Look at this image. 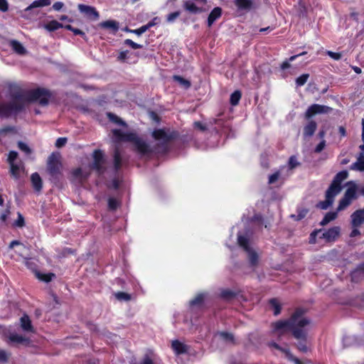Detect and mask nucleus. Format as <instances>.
<instances>
[{
  "label": "nucleus",
  "mask_w": 364,
  "mask_h": 364,
  "mask_svg": "<svg viewBox=\"0 0 364 364\" xmlns=\"http://www.w3.org/2000/svg\"><path fill=\"white\" fill-rule=\"evenodd\" d=\"M321 229L316 230L313 231L310 234L309 243L315 244L316 242V236L318 235V237H319L321 235Z\"/></svg>",
  "instance_id": "de8ad7c7"
},
{
  "label": "nucleus",
  "mask_w": 364,
  "mask_h": 364,
  "mask_svg": "<svg viewBox=\"0 0 364 364\" xmlns=\"http://www.w3.org/2000/svg\"><path fill=\"white\" fill-rule=\"evenodd\" d=\"M359 272H362L358 269V267L351 272L350 278L353 282H358L359 281Z\"/></svg>",
  "instance_id": "864d4df0"
},
{
  "label": "nucleus",
  "mask_w": 364,
  "mask_h": 364,
  "mask_svg": "<svg viewBox=\"0 0 364 364\" xmlns=\"http://www.w3.org/2000/svg\"><path fill=\"white\" fill-rule=\"evenodd\" d=\"M301 163L297 161L296 156L293 155L291 156L289 159L288 166L290 170H292L297 166H299Z\"/></svg>",
  "instance_id": "79ce46f5"
},
{
  "label": "nucleus",
  "mask_w": 364,
  "mask_h": 364,
  "mask_svg": "<svg viewBox=\"0 0 364 364\" xmlns=\"http://www.w3.org/2000/svg\"><path fill=\"white\" fill-rule=\"evenodd\" d=\"M332 110V108L326 105L313 104L310 105L304 113V118L309 120L307 124L303 128V136L304 138L312 136L316 129L317 124L314 120L311 119L313 117L319 114H328Z\"/></svg>",
  "instance_id": "20e7f679"
},
{
  "label": "nucleus",
  "mask_w": 364,
  "mask_h": 364,
  "mask_svg": "<svg viewBox=\"0 0 364 364\" xmlns=\"http://www.w3.org/2000/svg\"><path fill=\"white\" fill-rule=\"evenodd\" d=\"M4 336L8 339L6 342L9 344L19 343L24 346H30L31 344V341L28 337L23 336L16 333H9L8 334L5 333Z\"/></svg>",
  "instance_id": "9d476101"
},
{
  "label": "nucleus",
  "mask_w": 364,
  "mask_h": 364,
  "mask_svg": "<svg viewBox=\"0 0 364 364\" xmlns=\"http://www.w3.org/2000/svg\"><path fill=\"white\" fill-rule=\"evenodd\" d=\"M336 195V193L327 189L326 191V200L320 201L317 204V207L322 210H326L329 206H331L333 204V198Z\"/></svg>",
  "instance_id": "ddd939ff"
},
{
  "label": "nucleus",
  "mask_w": 364,
  "mask_h": 364,
  "mask_svg": "<svg viewBox=\"0 0 364 364\" xmlns=\"http://www.w3.org/2000/svg\"><path fill=\"white\" fill-rule=\"evenodd\" d=\"M10 165V173L14 178L18 179L20 177L19 166L15 163L11 164Z\"/></svg>",
  "instance_id": "a19ab883"
},
{
  "label": "nucleus",
  "mask_w": 364,
  "mask_h": 364,
  "mask_svg": "<svg viewBox=\"0 0 364 364\" xmlns=\"http://www.w3.org/2000/svg\"><path fill=\"white\" fill-rule=\"evenodd\" d=\"M10 46L11 47L12 50L18 55H23L26 53V48L18 41H11Z\"/></svg>",
  "instance_id": "b1692460"
},
{
  "label": "nucleus",
  "mask_w": 364,
  "mask_h": 364,
  "mask_svg": "<svg viewBox=\"0 0 364 364\" xmlns=\"http://www.w3.org/2000/svg\"><path fill=\"white\" fill-rule=\"evenodd\" d=\"M36 275L38 279L45 282H50L55 277V274L53 273L44 274L41 272H36Z\"/></svg>",
  "instance_id": "c9c22d12"
},
{
  "label": "nucleus",
  "mask_w": 364,
  "mask_h": 364,
  "mask_svg": "<svg viewBox=\"0 0 364 364\" xmlns=\"http://www.w3.org/2000/svg\"><path fill=\"white\" fill-rule=\"evenodd\" d=\"M337 217V212H328L327 213L322 220L320 223V225L324 226L327 225L331 221L335 220Z\"/></svg>",
  "instance_id": "7c9ffc66"
},
{
  "label": "nucleus",
  "mask_w": 364,
  "mask_h": 364,
  "mask_svg": "<svg viewBox=\"0 0 364 364\" xmlns=\"http://www.w3.org/2000/svg\"><path fill=\"white\" fill-rule=\"evenodd\" d=\"M279 176H280V172L279 171L274 172L273 174H272L269 176L268 183L269 184H272V183H275L278 180Z\"/></svg>",
  "instance_id": "bf43d9fd"
},
{
  "label": "nucleus",
  "mask_w": 364,
  "mask_h": 364,
  "mask_svg": "<svg viewBox=\"0 0 364 364\" xmlns=\"http://www.w3.org/2000/svg\"><path fill=\"white\" fill-rule=\"evenodd\" d=\"M160 22V18L159 17H154L151 21L148 22L146 25L147 29L149 30L150 28L157 25Z\"/></svg>",
  "instance_id": "0e129e2a"
},
{
  "label": "nucleus",
  "mask_w": 364,
  "mask_h": 364,
  "mask_svg": "<svg viewBox=\"0 0 364 364\" xmlns=\"http://www.w3.org/2000/svg\"><path fill=\"white\" fill-rule=\"evenodd\" d=\"M99 26L102 28L109 29L114 33L119 30V23L114 20H107L102 21L99 23Z\"/></svg>",
  "instance_id": "a211bd4d"
},
{
  "label": "nucleus",
  "mask_w": 364,
  "mask_h": 364,
  "mask_svg": "<svg viewBox=\"0 0 364 364\" xmlns=\"http://www.w3.org/2000/svg\"><path fill=\"white\" fill-rule=\"evenodd\" d=\"M131 54L132 53L128 50L120 51L117 57V60L120 63H127Z\"/></svg>",
  "instance_id": "58836bf2"
},
{
  "label": "nucleus",
  "mask_w": 364,
  "mask_h": 364,
  "mask_svg": "<svg viewBox=\"0 0 364 364\" xmlns=\"http://www.w3.org/2000/svg\"><path fill=\"white\" fill-rule=\"evenodd\" d=\"M350 168L353 170L364 171V156L361 154L356 162L353 163Z\"/></svg>",
  "instance_id": "c756f323"
},
{
  "label": "nucleus",
  "mask_w": 364,
  "mask_h": 364,
  "mask_svg": "<svg viewBox=\"0 0 364 364\" xmlns=\"http://www.w3.org/2000/svg\"><path fill=\"white\" fill-rule=\"evenodd\" d=\"M236 293L230 289H223L220 292V297L225 300H231L236 296Z\"/></svg>",
  "instance_id": "e433bc0d"
},
{
  "label": "nucleus",
  "mask_w": 364,
  "mask_h": 364,
  "mask_svg": "<svg viewBox=\"0 0 364 364\" xmlns=\"http://www.w3.org/2000/svg\"><path fill=\"white\" fill-rule=\"evenodd\" d=\"M246 252L248 254V259L250 265L252 267H256L258 264L259 261L257 253L252 249H250V251H246Z\"/></svg>",
  "instance_id": "c85d7f7f"
},
{
  "label": "nucleus",
  "mask_w": 364,
  "mask_h": 364,
  "mask_svg": "<svg viewBox=\"0 0 364 364\" xmlns=\"http://www.w3.org/2000/svg\"><path fill=\"white\" fill-rule=\"evenodd\" d=\"M64 28L70 31H72L75 36H80L83 39H87V36L85 33L79 28H74L70 24L65 25Z\"/></svg>",
  "instance_id": "72a5a7b5"
},
{
  "label": "nucleus",
  "mask_w": 364,
  "mask_h": 364,
  "mask_svg": "<svg viewBox=\"0 0 364 364\" xmlns=\"http://www.w3.org/2000/svg\"><path fill=\"white\" fill-rule=\"evenodd\" d=\"M326 54L331 57V58L334 59V60H338L341 58L342 55H341V53H335V52H333V51H331V50H327L326 51Z\"/></svg>",
  "instance_id": "e2e57ef3"
},
{
  "label": "nucleus",
  "mask_w": 364,
  "mask_h": 364,
  "mask_svg": "<svg viewBox=\"0 0 364 364\" xmlns=\"http://www.w3.org/2000/svg\"><path fill=\"white\" fill-rule=\"evenodd\" d=\"M9 9V4L6 0H0V11L6 12Z\"/></svg>",
  "instance_id": "774afa93"
},
{
  "label": "nucleus",
  "mask_w": 364,
  "mask_h": 364,
  "mask_svg": "<svg viewBox=\"0 0 364 364\" xmlns=\"http://www.w3.org/2000/svg\"><path fill=\"white\" fill-rule=\"evenodd\" d=\"M31 181L33 189L37 192H40L43 188V181L40 175L37 172L32 173Z\"/></svg>",
  "instance_id": "aec40b11"
},
{
  "label": "nucleus",
  "mask_w": 364,
  "mask_h": 364,
  "mask_svg": "<svg viewBox=\"0 0 364 364\" xmlns=\"http://www.w3.org/2000/svg\"><path fill=\"white\" fill-rule=\"evenodd\" d=\"M124 44L131 47L132 49H134V50L140 49V48H143L142 45L136 43L134 42L132 40L129 39V38L125 39L124 41Z\"/></svg>",
  "instance_id": "a18cd8bd"
},
{
  "label": "nucleus",
  "mask_w": 364,
  "mask_h": 364,
  "mask_svg": "<svg viewBox=\"0 0 364 364\" xmlns=\"http://www.w3.org/2000/svg\"><path fill=\"white\" fill-rule=\"evenodd\" d=\"M180 14H181L180 11H176L169 14L166 16L167 22H168V23L173 22L180 16Z\"/></svg>",
  "instance_id": "09e8293b"
},
{
  "label": "nucleus",
  "mask_w": 364,
  "mask_h": 364,
  "mask_svg": "<svg viewBox=\"0 0 364 364\" xmlns=\"http://www.w3.org/2000/svg\"><path fill=\"white\" fill-rule=\"evenodd\" d=\"M237 243L245 252L252 249L250 246L249 239L244 235H240L237 236Z\"/></svg>",
  "instance_id": "cd10ccee"
},
{
  "label": "nucleus",
  "mask_w": 364,
  "mask_h": 364,
  "mask_svg": "<svg viewBox=\"0 0 364 364\" xmlns=\"http://www.w3.org/2000/svg\"><path fill=\"white\" fill-rule=\"evenodd\" d=\"M50 4V0H36L24 9V12H28L35 8L48 6Z\"/></svg>",
  "instance_id": "5701e85b"
},
{
  "label": "nucleus",
  "mask_w": 364,
  "mask_h": 364,
  "mask_svg": "<svg viewBox=\"0 0 364 364\" xmlns=\"http://www.w3.org/2000/svg\"><path fill=\"white\" fill-rule=\"evenodd\" d=\"M171 348L176 355L183 354L187 352V346L178 340L172 341Z\"/></svg>",
  "instance_id": "6ab92c4d"
},
{
  "label": "nucleus",
  "mask_w": 364,
  "mask_h": 364,
  "mask_svg": "<svg viewBox=\"0 0 364 364\" xmlns=\"http://www.w3.org/2000/svg\"><path fill=\"white\" fill-rule=\"evenodd\" d=\"M14 225L18 228H23L25 225V220L21 213H18L17 220L14 222Z\"/></svg>",
  "instance_id": "8fccbe9b"
},
{
  "label": "nucleus",
  "mask_w": 364,
  "mask_h": 364,
  "mask_svg": "<svg viewBox=\"0 0 364 364\" xmlns=\"http://www.w3.org/2000/svg\"><path fill=\"white\" fill-rule=\"evenodd\" d=\"M119 186H120L119 180L117 178H114L112 180L111 183L109 185H108L107 187H108V188H113L114 190H117V189H119Z\"/></svg>",
  "instance_id": "4d7b16f0"
},
{
  "label": "nucleus",
  "mask_w": 364,
  "mask_h": 364,
  "mask_svg": "<svg viewBox=\"0 0 364 364\" xmlns=\"http://www.w3.org/2000/svg\"><path fill=\"white\" fill-rule=\"evenodd\" d=\"M114 296L119 301H130L132 296L129 294L124 292V291H118L114 294Z\"/></svg>",
  "instance_id": "ea45409f"
},
{
  "label": "nucleus",
  "mask_w": 364,
  "mask_h": 364,
  "mask_svg": "<svg viewBox=\"0 0 364 364\" xmlns=\"http://www.w3.org/2000/svg\"><path fill=\"white\" fill-rule=\"evenodd\" d=\"M114 169L116 172L119 171L122 165V159L119 150L116 148L114 151Z\"/></svg>",
  "instance_id": "393cba45"
},
{
  "label": "nucleus",
  "mask_w": 364,
  "mask_h": 364,
  "mask_svg": "<svg viewBox=\"0 0 364 364\" xmlns=\"http://www.w3.org/2000/svg\"><path fill=\"white\" fill-rule=\"evenodd\" d=\"M271 307L274 309V314L279 315L281 313L282 306L279 301L276 298L271 299L269 301Z\"/></svg>",
  "instance_id": "473e14b6"
},
{
  "label": "nucleus",
  "mask_w": 364,
  "mask_h": 364,
  "mask_svg": "<svg viewBox=\"0 0 364 364\" xmlns=\"http://www.w3.org/2000/svg\"><path fill=\"white\" fill-rule=\"evenodd\" d=\"M173 79L174 81L178 82L185 89H188L191 86V83L188 80H186L180 75H173Z\"/></svg>",
  "instance_id": "f704fd0d"
},
{
  "label": "nucleus",
  "mask_w": 364,
  "mask_h": 364,
  "mask_svg": "<svg viewBox=\"0 0 364 364\" xmlns=\"http://www.w3.org/2000/svg\"><path fill=\"white\" fill-rule=\"evenodd\" d=\"M205 296L206 293L200 292L193 299L189 301V306L191 308L194 306H202L204 303Z\"/></svg>",
  "instance_id": "4be33fe9"
},
{
  "label": "nucleus",
  "mask_w": 364,
  "mask_h": 364,
  "mask_svg": "<svg viewBox=\"0 0 364 364\" xmlns=\"http://www.w3.org/2000/svg\"><path fill=\"white\" fill-rule=\"evenodd\" d=\"M21 326L24 331L33 332L34 329L31 321L28 315H23L21 319Z\"/></svg>",
  "instance_id": "412c9836"
},
{
  "label": "nucleus",
  "mask_w": 364,
  "mask_h": 364,
  "mask_svg": "<svg viewBox=\"0 0 364 364\" xmlns=\"http://www.w3.org/2000/svg\"><path fill=\"white\" fill-rule=\"evenodd\" d=\"M349 186L346 189L344 196L343 198L340 200L337 210L341 211L346 208L351 202L357 198V190L358 188L355 183L353 182L348 183Z\"/></svg>",
  "instance_id": "423d86ee"
},
{
  "label": "nucleus",
  "mask_w": 364,
  "mask_h": 364,
  "mask_svg": "<svg viewBox=\"0 0 364 364\" xmlns=\"http://www.w3.org/2000/svg\"><path fill=\"white\" fill-rule=\"evenodd\" d=\"M46 169L49 175L50 181L56 186H59L63 177V164L60 153L53 152L48 156Z\"/></svg>",
  "instance_id": "39448f33"
},
{
  "label": "nucleus",
  "mask_w": 364,
  "mask_h": 364,
  "mask_svg": "<svg viewBox=\"0 0 364 364\" xmlns=\"http://www.w3.org/2000/svg\"><path fill=\"white\" fill-rule=\"evenodd\" d=\"M107 115L108 119L111 122H114L115 124H117L119 125H121V126H124V127L127 126L126 122H124L121 118H119L115 114L112 113V112H108L107 114Z\"/></svg>",
  "instance_id": "4c0bfd02"
},
{
  "label": "nucleus",
  "mask_w": 364,
  "mask_h": 364,
  "mask_svg": "<svg viewBox=\"0 0 364 364\" xmlns=\"http://www.w3.org/2000/svg\"><path fill=\"white\" fill-rule=\"evenodd\" d=\"M9 92L11 98L10 102L21 104L23 110L27 102H38L41 106H47L52 97L50 91L46 88L38 87L26 91L15 84L9 85Z\"/></svg>",
  "instance_id": "7ed1b4c3"
},
{
  "label": "nucleus",
  "mask_w": 364,
  "mask_h": 364,
  "mask_svg": "<svg viewBox=\"0 0 364 364\" xmlns=\"http://www.w3.org/2000/svg\"><path fill=\"white\" fill-rule=\"evenodd\" d=\"M222 9L220 7H215L209 14L207 24L208 27H210L213 23L222 16Z\"/></svg>",
  "instance_id": "dca6fc26"
},
{
  "label": "nucleus",
  "mask_w": 364,
  "mask_h": 364,
  "mask_svg": "<svg viewBox=\"0 0 364 364\" xmlns=\"http://www.w3.org/2000/svg\"><path fill=\"white\" fill-rule=\"evenodd\" d=\"M10 353L5 350L0 349V363H6L9 361Z\"/></svg>",
  "instance_id": "3c124183"
},
{
  "label": "nucleus",
  "mask_w": 364,
  "mask_h": 364,
  "mask_svg": "<svg viewBox=\"0 0 364 364\" xmlns=\"http://www.w3.org/2000/svg\"><path fill=\"white\" fill-rule=\"evenodd\" d=\"M326 145V140L325 139L321 140L320 141V143L316 145V146L315 147L314 152L317 153V154L321 152L324 149Z\"/></svg>",
  "instance_id": "13d9d810"
},
{
  "label": "nucleus",
  "mask_w": 364,
  "mask_h": 364,
  "mask_svg": "<svg viewBox=\"0 0 364 364\" xmlns=\"http://www.w3.org/2000/svg\"><path fill=\"white\" fill-rule=\"evenodd\" d=\"M119 202L114 198H109L108 199V208L110 210H116L119 207Z\"/></svg>",
  "instance_id": "c03bdc74"
},
{
  "label": "nucleus",
  "mask_w": 364,
  "mask_h": 364,
  "mask_svg": "<svg viewBox=\"0 0 364 364\" xmlns=\"http://www.w3.org/2000/svg\"><path fill=\"white\" fill-rule=\"evenodd\" d=\"M220 335L225 341L235 343V338L232 333L223 331Z\"/></svg>",
  "instance_id": "49530a36"
},
{
  "label": "nucleus",
  "mask_w": 364,
  "mask_h": 364,
  "mask_svg": "<svg viewBox=\"0 0 364 364\" xmlns=\"http://www.w3.org/2000/svg\"><path fill=\"white\" fill-rule=\"evenodd\" d=\"M147 30L148 29H147L146 25H143L142 26H141L140 28H139L137 29L130 31V33H133L137 36H141L142 33L146 32Z\"/></svg>",
  "instance_id": "680f3d73"
},
{
  "label": "nucleus",
  "mask_w": 364,
  "mask_h": 364,
  "mask_svg": "<svg viewBox=\"0 0 364 364\" xmlns=\"http://www.w3.org/2000/svg\"><path fill=\"white\" fill-rule=\"evenodd\" d=\"M183 6L186 11L193 14H198L203 12V8L198 7L195 3L190 0L184 1Z\"/></svg>",
  "instance_id": "f3484780"
},
{
  "label": "nucleus",
  "mask_w": 364,
  "mask_h": 364,
  "mask_svg": "<svg viewBox=\"0 0 364 364\" xmlns=\"http://www.w3.org/2000/svg\"><path fill=\"white\" fill-rule=\"evenodd\" d=\"M242 97V92L240 90L234 91L230 98V103L232 106H236L239 104V102Z\"/></svg>",
  "instance_id": "2f4dec72"
},
{
  "label": "nucleus",
  "mask_w": 364,
  "mask_h": 364,
  "mask_svg": "<svg viewBox=\"0 0 364 364\" xmlns=\"http://www.w3.org/2000/svg\"><path fill=\"white\" fill-rule=\"evenodd\" d=\"M348 176L347 171H341L338 172L333 178L331 185L328 188V190L338 194L342 188L341 183Z\"/></svg>",
  "instance_id": "1a4fd4ad"
},
{
  "label": "nucleus",
  "mask_w": 364,
  "mask_h": 364,
  "mask_svg": "<svg viewBox=\"0 0 364 364\" xmlns=\"http://www.w3.org/2000/svg\"><path fill=\"white\" fill-rule=\"evenodd\" d=\"M77 250L70 247H64L62 250L61 254L63 257H66L69 255H76Z\"/></svg>",
  "instance_id": "6e6d98bb"
},
{
  "label": "nucleus",
  "mask_w": 364,
  "mask_h": 364,
  "mask_svg": "<svg viewBox=\"0 0 364 364\" xmlns=\"http://www.w3.org/2000/svg\"><path fill=\"white\" fill-rule=\"evenodd\" d=\"M64 26L65 25L59 23L56 20L50 21L44 25V28L50 32L55 31L60 28H64Z\"/></svg>",
  "instance_id": "bb28decb"
},
{
  "label": "nucleus",
  "mask_w": 364,
  "mask_h": 364,
  "mask_svg": "<svg viewBox=\"0 0 364 364\" xmlns=\"http://www.w3.org/2000/svg\"><path fill=\"white\" fill-rule=\"evenodd\" d=\"M66 142H67V138L59 137L55 141V146L58 148H61L65 145Z\"/></svg>",
  "instance_id": "69168bd1"
},
{
  "label": "nucleus",
  "mask_w": 364,
  "mask_h": 364,
  "mask_svg": "<svg viewBox=\"0 0 364 364\" xmlns=\"http://www.w3.org/2000/svg\"><path fill=\"white\" fill-rule=\"evenodd\" d=\"M305 311L302 309H296L289 319L280 320L272 323L273 330L279 332V335L285 332H291L293 337L298 341L296 343V348L301 353H307L308 332L304 327L309 324L310 321L303 316Z\"/></svg>",
  "instance_id": "f03ea898"
},
{
  "label": "nucleus",
  "mask_w": 364,
  "mask_h": 364,
  "mask_svg": "<svg viewBox=\"0 0 364 364\" xmlns=\"http://www.w3.org/2000/svg\"><path fill=\"white\" fill-rule=\"evenodd\" d=\"M23 110V106L16 102L0 103V118H9L12 114H16Z\"/></svg>",
  "instance_id": "0eeeda50"
},
{
  "label": "nucleus",
  "mask_w": 364,
  "mask_h": 364,
  "mask_svg": "<svg viewBox=\"0 0 364 364\" xmlns=\"http://www.w3.org/2000/svg\"><path fill=\"white\" fill-rule=\"evenodd\" d=\"M18 147L22 151L26 153L27 154H30L31 153V149L28 147V146L23 141L18 142Z\"/></svg>",
  "instance_id": "603ef678"
},
{
  "label": "nucleus",
  "mask_w": 364,
  "mask_h": 364,
  "mask_svg": "<svg viewBox=\"0 0 364 364\" xmlns=\"http://www.w3.org/2000/svg\"><path fill=\"white\" fill-rule=\"evenodd\" d=\"M340 228L338 227L331 228L327 230L323 231L321 230L320 239H324L326 242L334 241L338 237Z\"/></svg>",
  "instance_id": "f8f14e48"
},
{
  "label": "nucleus",
  "mask_w": 364,
  "mask_h": 364,
  "mask_svg": "<svg viewBox=\"0 0 364 364\" xmlns=\"http://www.w3.org/2000/svg\"><path fill=\"white\" fill-rule=\"evenodd\" d=\"M15 127L11 126H6L0 129V135L10 132H15Z\"/></svg>",
  "instance_id": "052dcab7"
},
{
  "label": "nucleus",
  "mask_w": 364,
  "mask_h": 364,
  "mask_svg": "<svg viewBox=\"0 0 364 364\" xmlns=\"http://www.w3.org/2000/svg\"><path fill=\"white\" fill-rule=\"evenodd\" d=\"M351 224L353 228H358L364 223V208L355 210L351 215Z\"/></svg>",
  "instance_id": "4468645a"
},
{
  "label": "nucleus",
  "mask_w": 364,
  "mask_h": 364,
  "mask_svg": "<svg viewBox=\"0 0 364 364\" xmlns=\"http://www.w3.org/2000/svg\"><path fill=\"white\" fill-rule=\"evenodd\" d=\"M234 4L238 11H248L254 7V3L252 0H234Z\"/></svg>",
  "instance_id": "2eb2a0df"
},
{
  "label": "nucleus",
  "mask_w": 364,
  "mask_h": 364,
  "mask_svg": "<svg viewBox=\"0 0 364 364\" xmlns=\"http://www.w3.org/2000/svg\"><path fill=\"white\" fill-rule=\"evenodd\" d=\"M309 77V74H302L296 79V84L297 86L301 87L306 84Z\"/></svg>",
  "instance_id": "37998d69"
},
{
  "label": "nucleus",
  "mask_w": 364,
  "mask_h": 364,
  "mask_svg": "<svg viewBox=\"0 0 364 364\" xmlns=\"http://www.w3.org/2000/svg\"><path fill=\"white\" fill-rule=\"evenodd\" d=\"M193 127L195 129H199L201 132H205L207 130L206 125L201 123L200 122H195L193 124Z\"/></svg>",
  "instance_id": "338daca9"
},
{
  "label": "nucleus",
  "mask_w": 364,
  "mask_h": 364,
  "mask_svg": "<svg viewBox=\"0 0 364 364\" xmlns=\"http://www.w3.org/2000/svg\"><path fill=\"white\" fill-rule=\"evenodd\" d=\"M92 158L93 161L90 165V168L95 170L99 176L103 174L105 172L104 152L100 149H95L92 153Z\"/></svg>",
  "instance_id": "6e6552de"
},
{
  "label": "nucleus",
  "mask_w": 364,
  "mask_h": 364,
  "mask_svg": "<svg viewBox=\"0 0 364 364\" xmlns=\"http://www.w3.org/2000/svg\"><path fill=\"white\" fill-rule=\"evenodd\" d=\"M18 157V153L16 151H10L9 153L7 161L9 164H14Z\"/></svg>",
  "instance_id": "5fc2aeb1"
},
{
  "label": "nucleus",
  "mask_w": 364,
  "mask_h": 364,
  "mask_svg": "<svg viewBox=\"0 0 364 364\" xmlns=\"http://www.w3.org/2000/svg\"><path fill=\"white\" fill-rule=\"evenodd\" d=\"M77 9L80 13L92 21H97L100 18V13L94 6L80 4L77 5Z\"/></svg>",
  "instance_id": "9b49d317"
},
{
  "label": "nucleus",
  "mask_w": 364,
  "mask_h": 364,
  "mask_svg": "<svg viewBox=\"0 0 364 364\" xmlns=\"http://www.w3.org/2000/svg\"><path fill=\"white\" fill-rule=\"evenodd\" d=\"M114 137L118 141H127L134 144L136 151L141 155H147L153 153L166 154L169 151L168 142L173 141L179 137V133L177 131L166 132L164 129H156L152 132V136L154 139L162 141L156 144L152 148L149 145L138 137L136 133L123 132L121 129H115L112 130Z\"/></svg>",
  "instance_id": "f257e3e1"
},
{
  "label": "nucleus",
  "mask_w": 364,
  "mask_h": 364,
  "mask_svg": "<svg viewBox=\"0 0 364 364\" xmlns=\"http://www.w3.org/2000/svg\"><path fill=\"white\" fill-rule=\"evenodd\" d=\"M281 352L285 354L286 358L288 360L294 362V364H304V363L299 360L298 358L295 357L289 350V349L284 348L280 346V349H279Z\"/></svg>",
  "instance_id": "a878e982"
}]
</instances>
